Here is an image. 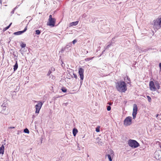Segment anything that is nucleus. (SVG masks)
Segmentation results:
<instances>
[{"label": "nucleus", "mask_w": 161, "mask_h": 161, "mask_svg": "<svg viewBox=\"0 0 161 161\" xmlns=\"http://www.w3.org/2000/svg\"><path fill=\"white\" fill-rule=\"evenodd\" d=\"M116 88L119 92H125L127 89L125 82L122 81L117 82L116 84Z\"/></svg>", "instance_id": "f257e3e1"}, {"label": "nucleus", "mask_w": 161, "mask_h": 161, "mask_svg": "<svg viewBox=\"0 0 161 161\" xmlns=\"http://www.w3.org/2000/svg\"><path fill=\"white\" fill-rule=\"evenodd\" d=\"M129 145L131 147L133 148H136L138 147L139 144L135 140H130L128 142Z\"/></svg>", "instance_id": "f03ea898"}, {"label": "nucleus", "mask_w": 161, "mask_h": 161, "mask_svg": "<svg viewBox=\"0 0 161 161\" xmlns=\"http://www.w3.org/2000/svg\"><path fill=\"white\" fill-rule=\"evenodd\" d=\"M55 22L56 19L54 18H52V15H50L48 19V22L47 23V25L53 27L55 26Z\"/></svg>", "instance_id": "7ed1b4c3"}, {"label": "nucleus", "mask_w": 161, "mask_h": 161, "mask_svg": "<svg viewBox=\"0 0 161 161\" xmlns=\"http://www.w3.org/2000/svg\"><path fill=\"white\" fill-rule=\"evenodd\" d=\"M132 118L130 116H128L125 119L124 121V124L125 125L128 126L130 125L132 123Z\"/></svg>", "instance_id": "20e7f679"}, {"label": "nucleus", "mask_w": 161, "mask_h": 161, "mask_svg": "<svg viewBox=\"0 0 161 161\" xmlns=\"http://www.w3.org/2000/svg\"><path fill=\"white\" fill-rule=\"evenodd\" d=\"M42 105V102L40 101L38 102L37 104L35 106L36 113L38 114L39 113Z\"/></svg>", "instance_id": "39448f33"}, {"label": "nucleus", "mask_w": 161, "mask_h": 161, "mask_svg": "<svg viewBox=\"0 0 161 161\" xmlns=\"http://www.w3.org/2000/svg\"><path fill=\"white\" fill-rule=\"evenodd\" d=\"M137 111V107L136 104H134L133 106V110L132 113L133 118L134 119L136 116Z\"/></svg>", "instance_id": "423d86ee"}, {"label": "nucleus", "mask_w": 161, "mask_h": 161, "mask_svg": "<svg viewBox=\"0 0 161 161\" xmlns=\"http://www.w3.org/2000/svg\"><path fill=\"white\" fill-rule=\"evenodd\" d=\"M84 70L83 69L81 68H79L78 71V73L80 75V80L82 81L84 79Z\"/></svg>", "instance_id": "0eeeda50"}, {"label": "nucleus", "mask_w": 161, "mask_h": 161, "mask_svg": "<svg viewBox=\"0 0 161 161\" xmlns=\"http://www.w3.org/2000/svg\"><path fill=\"white\" fill-rule=\"evenodd\" d=\"M149 86L151 90L154 91H156V88L153 81H151L150 82Z\"/></svg>", "instance_id": "6e6552de"}, {"label": "nucleus", "mask_w": 161, "mask_h": 161, "mask_svg": "<svg viewBox=\"0 0 161 161\" xmlns=\"http://www.w3.org/2000/svg\"><path fill=\"white\" fill-rule=\"evenodd\" d=\"M27 29V25L25 28L24 30L23 31H19L14 33V34L15 35H19L25 32Z\"/></svg>", "instance_id": "1a4fd4ad"}, {"label": "nucleus", "mask_w": 161, "mask_h": 161, "mask_svg": "<svg viewBox=\"0 0 161 161\" xmlns=\"http://www.w3.org/2000/svg\"><path fill=\"white\" fill-rule=\"evenodd\" d=\"M110 153V155L108 154L107 155L108 158L110 161H112V159L111 158V156L113 157L114 155V152L112 150H110L109 151Z\"/></svg>", "instance_id": "9d476101"}, {"label": "nucleus", "mask_w": 161, "mask_h": 161, "mask_svg": "<svg viewBox=\"0 0 161 161\" xmlns=\"http://www.w3.org/2000/svg\"><path fill=\"white\" fill-rule=\"evenodd\" d=\"M4 147L3 145H2L0 147V154H3L4 152Z\"/></svg>", "instance_id": "9b49d317"}, {"label": "nucleus", "mask_w": 161, "mask_h": 161, "mask_svg": "<svg viewBox=\"0 0 161 161\" xmlns=\"http://www.w3.org/2000/svg\"><path fill=\"white\" fill-rule=\"evenodd\" d=\"M155 157L157 159H159L161 157L160 153L158 152H156L155 153Z\"/></svg>", "instance_id": "f8f14e48"}, {"label": "nucleus", "mask_w": 161, "mask_h": 161, "mask_svg": "<svg viewBox=\"0 0 161 161\" xmlns=\"http://www.w3.org/2000/svg\"><path fill=\"white\" fill-rule=\"evenodd\" d=\"M78 132L77 130L75 128H74L73 129V134L74 136H75L76 134Z\"/></svg>", "instance_id": "ddd939ff"}, {"label": "nucleus", "mask_w": 161, "mask_h": 161, "mask_svg": "<svg viewBox=\"0 0 161 161\" xmlns=\"http://www.w3.org/2000/svg\"><path fill=\"white\" fill-rule=\"evenodd\" d=\"M12 24V23H11L8 26L4 28L3 30V32L5 31H6L7 30H8V29L9 28L10 26H11V25Z\"/></svg>", "instance_id": "4468645a"}, {"label": "nucleus", "mask_w": 161, "mask_h": 161, "mask_svg": "<svg viewBox=\"0 0 161 161\" xmlns=\"http://www.w3.org/2000/svg\"><path fill=\"white\" fill-rule=\"evenodd\" d=\"M78 22H79L78 21L72 22L70 23V25L71 26L76 25L78 24Z\"/></svg>", "instance_id": "2eb2a0df"}, {"label": "nucleus", "mask_w": 161, "mask_h": 161, "mask_svg": "<svg viewBox=\"0 0 161 161\" xmlns=\"http://www.w3.org/2000/svg\"><path fill=\"white\" fill-rule=\"evenodd\" d=\"M18 68V64L17 62L16 61L15 64L14 66V71H15Z\"/></svg>", "instance_id": "dca6fc26"}, {"label": "nucleus", "mask_w": 161, "mask_h": 161, "mask_svg": "<svg viewBox=\"0 0 161 161\" xmlns=\"http://www.w3.org/2000/svg\"><path fill=\"white\" fill-rule=\"evenodd\" d=\"M61 90L64 92H67V89L65 87H62Z\"/></svg>", "instance_id": "f3484780"}, {"label": "nucleus", "mask_w": 161, "mask_h": 161, "mask_svg": "<svg viewBox=\"0 0 161 161\" xmlns=\"http://www.w3.org/2000/svg\"><path fill=\"white\" fill-rule=\"evenodd\" d=\"M100 128L99 126H98L96 129V131L97 132H99L100 131Z\"/></svg>", "instance_id": "a211bd4d"}, {"label": "nucleus", "mask_w": 161, "mask_h": 161, "mask_svg": "<svg viewBox=\"0 0 161 161\" xmlns=\"http://www.w3.org/2000/svg\"><path fill=\"white\" fill-rule=\"evenodd\" d=\"M155 85L157 87V89H159L160 88V86L159 84L158 83H155Z\"/></svg>", "instance_id": "6ab92c4d"}, {"label": "nucleus", "mask_w": 161, "mask_h": 161, "mask_svg": "<svg viewBox=\"0 0 161 161\" xmlns=\"http://www.w3.org/2000/svg\"><path fill=\"white\" fill-rule=\"evenodd\" d=\"M93 58V57L90 58H87L85 59V60L86 61H89L91 60Z\"/></svg>", "instance_id": "aec40b11"}, {"label": "nucleus", "mask_w": 161, "mask_h": 161, "mask_svg": "<svg viewBox=\"0 0 161 161\" xmlns=\"http://www.w3.org/2000/svg\"><path fill=\"white\" fill-rule=\"evenodd\" d=\"M24 132L25 133H29V130L27 128L25 129L24 130Z\"/></svg>", "instance_id": "412c9836"}, {"label": "nucleus", "mask_w": 161, "mask_h": 161, "mask_svg": "<svg viewBox=\"0 0 161 161\" xmlns=\"http://www.w3.org/2000/svg\"><path fill=\"white\" fill-rule=\"evenodd\" d=\"M21 47L22 48H24L26 46V44L22 43L20 45Z\"/></svg>", "instance_id": "4be33fe9"}, {"label": "nucleus", "mask_w": 161, "mask_h": 161, "mask_svg": "<svg viewBox=\"0 0 161 161\" xmlns=\"http://www.w3.org/2000/svg\"><path fill=\"white\" fill-rule=\"evenodd\" d=\"M147 98L148 101L150 102H151L152 100V99L151 97L149 96H147Z\"/></svg>", "instance_id": "5701e85b"}, {"label": "nucleus", "mask_w": 161, "mask_h": 161, "mask_svg": "<svg viewBox=\"0 0 161 161\" xmlns=\"http://www.w3.org/2000/svg\"><path fill=\"white\" fill-rule=\"evenodd\" d=\"M36 34L37 35H39L41 33V32H40V30H36Z\"/></svg>", "instance_id": "b1692460"}, {"label": "nucleus", "mask_w": 161, "mask_h": 161, "mask_svg": "<svg viewBox=\"0 0 161 161\" xmlns=\"http://www.w3.org/2000/svg\"><path fill=\"white\" fill-rule=\"evenodd\" d=\"M111 109V107L109 106H107V110L108 111H109Z\"/></svg>", "instance_id": "393cba45"}, {"label": "nucleus", "mask_w": 161, "mask_h": 161, "mask_svg": "<svg viewBox=\"0 0 161 161\" xmlns=\"http://www.w3.org/2000/svg\"><path fill=\"white\" fill-rule=\"evenodd\" d=\"M51 73H52L51 70H49L48 72V73L47 74V75L48 76L49 75H50V74Z\"/></svg>", "instance_id": "a878e982"}, {"label": "nucleus", "mask_w": 161, "mask_h": 161, "mask_svg": "<svg viewBox=\"0 0 161 161\" xmlns=\"http://www.w3.org/2000/svg\"><path fill=\"white\" fill-rule=\"evenodd\" d=\"M51 71H54L55 70V68H54L52 67L51 68Z\"/></svg>", "instance_id": "bb28decb"}, {"label": "nucleus", "mask_w": 161, "mask_h": 161, "mask_svg": "<svg viewBox=\"0 0 161 161\" xmlns=\"http://www.w3.org/2000/svg\"><path fill=\"white\" fill-rule=\"evenodd\" d=\"M77 42V41L76 40H74L72 42L74 44Z\"/></svg>", "instance_id": "cd10ccee"}, {"label": "nucleus", "mask_w": 161, "mask_h": 161, "mask_svg": "<svg viewBox=\"0 0 161 161\" xmlns=\"http://www.w3.org/2000/svg\"><path fill=\"white\" fill-rule=\"evenodd\" d=\"M158 119L159 120L161 119V114H159Z\"/></svg>", "instance_id": "c85d7f7f"}, {"label": "nucleus", "mask_w": 161, "mask_h": 161, "mask_svg": "<svg viewBox=\"0 0 161 161\" xmlns=\"http://www.w3.org/2000/svg\"><path fill=\"white\" fill-rule=\"evenodd\" d=\"M159 67L160 68V71H161V63H160L159 64Z\"/></svg>", "instance_id": "c756f323"}, {"label": "nucleus", "mask_w": 161, "mask_h": 161, "mask_svg": "<svg viewBox=\"0 0 161 161\" xmlns=\"http://www.w3.org/2000/svg\"><path fill=\"white\" fill-rule=\"evenodd\" d=\"M15 127H8V129H14V128Z\"/></svg>", "instance_id": "7c9ffc66"}, {"label": "nucleus", "mask_w": 161, "mask_h": 161, "mask_svg": "<svg viewBox=\"0 0 161 161\" xmlns=\"http://www.w3.org/2000/svg\"><path fill=\"white\" fill-rule=\"evenodd\" d=\"M74 77L75 78V79H77V76L76 75H74Z\"/></svg>", "instance_id": "2f4dec72"}, {"label": "nucleus", "mask_w": 161, "mask_h": 161, "mask_svg": "<svg viewBox=\"0 0 161 161\" xmlns=\"http://www.w3.org/2000/svg\"><path fill=\"white\" fill-rule=\"evenodd\" d=\"M158 116H159V114H157L156 115V117L157 118Z\"/></svg>", "instance_id": "473e14b6"}, {"label": "nucleus", "mask_w": 161, "mask_h": 161, "mask_svg": "<svg viewBox=\"0 0 161 161\" xmlns=\"http://www.w3.org/2000/svg\"><path fill=\"white\" fill-rule=\"evenodd\" d=\"M160 147L161 148V145L160 146Z\"/></svg>", "instance_id": "72a5a7b5"}]
</instances>
